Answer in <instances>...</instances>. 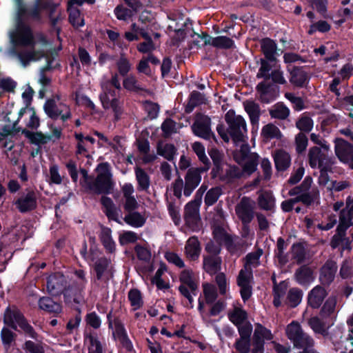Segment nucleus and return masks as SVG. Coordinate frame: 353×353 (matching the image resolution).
<instances>
[{
    "instance_id": "1",
    "label": "nucleus",
    "mask_w": 353,
    "mask_h": 353,
    "mask_svg": "<svg viewBox=\"0 0 353 353\" xmlns=\"http://www.w3.org/2000/svg\"><path fill=\"white\" fill-rule=\"evenodd\" d=\"M225 119L228 125L229 134L234 142L244 144L247 137V125L243 117L230 110L225 114Z\"/></svg>"
},
{
    "instance_id": "2",
    "label": "nucleus",
    "mask_w": 353,
    "mask_h": 353,
    "mask_svg": "<svg viewBox=\"0 0 353 353\" xmlns=\"http://www.w3.org/2000/svg\"><path fill=\"white\" fill-rule=\"evenodd\" d=\"M12 41L17 46L34 48L36 44L32 28L21 19L17 22L16 32L12 35Z\"/></svg>"
},
{
    "instance_id": "3",
    "label": "nucleus",
    "mask_w": 353,
    "mask_h": 353,
    "mask_svg": "<svg viewBox=\"0 0 353 353\" xmlns=\"http://www.w3.org/2000/svg\"><path fill=\"white\" fill-rule=\"evenodd\" d=\"M234 157L239 164H241L245 173L250 174L256 170L259 156L256 153L249 152V146L241 144L239 152L234 154Z\"/></svg>"
},
{
    "instance_id": "4",
    "label": "nucleus",
    "mask_w": 353,
    "mask_h": 353,
    "mask_svg": "<svg viewBox=\"0 0 353 353\" xmlns=\"http://www.w3.org/2000/svg\"><path fill=\"white\" fill-rule=\"evenodd\" d=\"M26 193L21 195L15 201V205L21 213L32 212L37 208L39 192L27 188Z\"/></svg>"
},
{
    "instance_id": "5",
    "label": "nucleus",
    "mask_w": 353,
    "mask_h": 353,
    "mask_svg": "<svg viewBox=\"0 0 353 353\" xmlns=\"http://www.w3.org/2000/svg\"><path fill=\"white\" fill-rule=\"evenodd\" d=\"M273 339L271 331L260 323L255 324V329L253 335L252 353H263L265 341H270Z\"/></svg>"
},
{
    "instance_id": "6",
    "label": "nucleus",
    "mask_w": 353,
    "mask_h": 353,
    "mask_svg": "<svg viewBox=\"0 0 353 353\" xmlns=\"http://www.w3.org/2000/svg\"><path fill=\"white\" fill-rule=\"evenodd\" d=\"M252 268L245 265L237 277V284L240 287L241 296L244 301L248 300L252 295Z\"/></svg>"
},
{
    "instance_id": "7",
    "label": "nucleus",
    "mask_w": 353,
    "mask_h": 353,
    "mask_svg": "<svg viewBox=\"0 0 353 353\" xmlns=\"http://www.w3.org/2000/svg\"><path fill=\"white\" fill-rule=\"evenodd\" d=\"M209 166L204 168H192L185 176L184 195L189 196L201 181V173L207 171Z\"/></svg>"
},
{
    "instance_id": "8",
    "label": "nucleus",
    "mask_w": 353,
    "mask_h": 353,
    "mask_svg": "<svg viewBox=\"0 0 353 353\" xmlns=\"http://www.w3.org/2000/svg\"><path fill=\"white\" fill-rule=\"evenodd\" d=\"M210 124V117L198 113L195 117V121L192 127V130L196 136L205 139H209L212 136Z\"/></svg>"
},
{
    "instance_id": "9",
    "label": "nucleus",
    "mask_w": 353,
    "mask_h": 353,
    "mask_svg": "<svg viewBox=\"0 0 353 353\" xmlns=\"http://www.w3.org/2000/svg\"><path fill=\"white\" fill-rule=\"evenodd\" d=\"M67 282L63 274L56 273L51 274L47 279V290L54 296H59L67 289Z\"/></svg>"
},
{
    "instance_id": "10",
    "label": "nucleus",
    "mask_w": 353,
    "mask_h": 353,
    "mask_svg": "<svg viewBox=\"0 0 353 353\" xmlns=\"http://www.w3.org/2000/svg\"><path fill=\"white\" fill-rule=\"evenodd\" d=\"M63 294L65 304L80 312L79 305L85 303L82 289L69 287L63 292Z\"/></svg>"
},
{
    "instance_id": "11",
    "label": "nucleus",
    "mask_w": 353,
    "mask_h": 353,
    "mask_svg": "<svg viewBox=\"0 0 353 353\" xmlns=\"http://www.w3.org/2000/svg\"><path fill=\"white\" fill-rule=\"evenodd\" d=\"M92 260L94 262V270L97 279H102L110 269V261L98 252L92 253Z\"/></svg>"
},
{
    "instance_id": "12",
    "label": "nucleus",
    "mask_w": 353,
    "mask_h": 353,
    "mask_svg": "<svg viewBox=\"0 0 353 353\" xmlns=\"http://www.w3.org/2000/svg\"><path fill=\"white\" fill-rule=\"evenodd\" d=\"M97 183L101 188V192L108 193L111 189L109 165L106 163H101L97 168Z\"/></svg>"
},
{
    "instance_id": "13",
    "label": "nucleus",
    "mask_w": 353,
    "mask_h": 353,
    "mask_svg": "<svg viewBox=\"0 0 353 353\" xmlns=\"http://www.w3.org/2000/svg\"><path fill=\"white\" fill-rule=\"evenodd\" d=\"M338 312L337 299L336 296H330L321 307L320 316L323 319L329 321L328 325H332L336 319Z\"/></svg>"
},
{
    "instance_id": "14",
    "label": "nucleus",
    "mask_w": 353,
    "mask_h": 353,
    "mask_svg": "<svg viewBox=\"0 0 353 353\" xmlns=\"http://www.w3.org/2000/svg\"><path fill=\"white\" fill-rule=\"evenodd\" d=\"M101 101L104 108H111L114 113L115 119H120L123 110L120 102L117 99L114 94L112 92H105L101 95Z\"/></svg>"
},
{
    "instance_id": "15",
    "label": "nucleus",
    "mask_w": 353,
    "mask_h": 353,
    "mask_svg": "<svg viewBox=\"0 0 353 353\" xmlns=\"http://www.w3.org/2000/svg\"><path fill=\"white\" fill-rule=\"evenodd\" d=\"M185 221L193 230L199 227L200 218L199 215V205L196 201L188 203L185 208Z\"/></svg>"
},
{
    "instance_id": "16",
    "label": "nucleus",
    "mask_w": 353,
    "mask_h": 353,
    "mask_svg": "<svg viewBox=\"0 0 353 353\" xmlns=\"http://www.w3.org/2000/svg\"><path fill=\"white\" fill-rule=\"evenodd\" d=\"M236 214L244 224L249 223L253 219V208L250 200L243 198L236 206Z\"/></svg>"
},
{
    "instance_id": "17",
    "label": "nucleus",
    "mask_w": 353,
    "mask_h": 353,
    "mask_svg": "<svg viewBox=\"0 0 353 353\" xmlns=\"http://www.w3.org/2000/svg\"><path fill=\"white\" fill-rule=\"evenodd\" d=\"M121 191L124 198V208L125 210L130 212L135 210L139 203L134 195V188L132 183H125L122 188Z\"/></svg>"
},
{
    "instance_id": "18",
    "label": "nucleus",
    "mask_w": 353,
    "mask_h": 353,
    "mask_svg": "<svg viewBox=\"0 0 353 353\" xmlns=\"http://www.w3.org/2000/svg\"><path fill=\"white\" fill-rule=\"evenodd\" d=\"M24 316L17 307L12 308L8 307L4 312L3 323L14 330H17V324Z\"/></svg>"
},
{
    "instance_id": "19",
    "label": "nucleus",
    "mask_w": 353,
    "mask_h": 353,
    "mask_svg": "<svg viewBox=\"0 0 353 353\" xmlns=\"http://www.w3.org/2000/svg\"><path fill=\"white\" fill-rule=\"evenodd\" d=\"M228 314L229 320L236 326L248 321V313L239 303H234Z\"/></svg>"
},
{
    "instance_id": "20",
    "label": "nucleus",
    "mask_w": 353,
    "mask_h": 353,
    "mask_svg": "<svg viewBox=\"0 0 353 353\" xmlns=\"http://www.w3.org/2000/svg\"><path fill=\"white\" fill-rule=\"evenodd\" d=\"M336 269V265L334 261H327L321 269L319 276L321 282L323 285L331 283L334 279Z\"/></svg>"
},
{
    "instance_id": "21",
    "label": "nucleus",
    "mask_w": 353,
    "mask_h": 353,
    "mask_svg": "<svg viewBox=\"0 0 353 353\" xmlns=\"http://www.w3.org/2000/svg\"><path fill=\"white\" fill-rule=\"evenodd\" d=\"M335 152L340 161L348 162L352 161V151L350 145L345 141L339 139L336 142Z\"/></svg>"
},
{
    "instance_id": "22",
    "label": "nucleus",
    "mask_w": 353,
    "mask_h": 353,
    "mask_svg": "<svg viewBox=\"0 0 353 353\" xmlns=\"http://www.w3.org/2000/svg\"><path fill=\"white\" fill-rule=\"evenodd\" d=\"M22 134L28 139L31 144L38 146L46 144L48 142L52 140V136L51 134H44L41 131L34 132L27 129H23Z\"/></svg>"
},
{
    "instance_id": "23",
    "label": "nucleus",
    "mask_w": 353,
    "mask_h": 353,
    "mask_svg": "<svg viewBox=\"0 0 353 353\" xmlns=\"http://www.w3.org/2000/svg\"><path fill=\"white\" fill-rule=\"evenodd\" d=\"M326 295L325 290L320 285H316L308 294V304L313 308H318L321 305Z\"/></svg>"
},
{
    "instance_id": "24",
    "label": "nucleus",
    "mask_w": 353,
    "mask_h": 353,
    "mask_svg": "<svg viewBox=\"0 0 353 353\" xmlns=\"http://www.w3.org/2000/svg\"><path fill=\"white\" fill-rule=\"evenodd\" d=\"M148 217V213L145 211L137 212L134 210L130 211L125 216L124 221L128 225L134 228L142 227Z\"/></svg>"
},
{
    "instance_id": "25",
    "label": "nucleus",
    "mask_w": 353,
    "mask_h": 353,
    "mask_svg": "<svg viewBox=\"0 0 353 353\" xmlns=\"http://www.w3.org/2000/svg\"><path fill=\"white\" fill-rule=\"evenodd\" d=\"M201 252L200 243L196 236L188 239L185 246V253L190 260H197Z\"/></svg>"
},
{
    "instance_id": "26",
    "label": "nucleus",
    "mask_w": 353,
    "mask_h": 353,
    "mask_svg": "<svg viewBox=\"0 0 353 353\" xmlns=\"http://www.w3.org/2000/svg\"><path fill=\"white\" fill-rule=\"evenodd\" d=\"M111 325L112 326L114 336L118 339L123 345L130 347L131 343L128 339L123 324L119 320L115 319Z\"/></svg>"
},
{
    "instance_id": "27",
    "label": "nucleus",
    "mask_w": 353,
    "mask_h": 353,
    "mask_svg": "<svg viewBox=\"0 0 353 353\" xmlns=\"http://www.w3.org/2000/svg\"><path fill=\"white\" fill-rule=\"evenodd\" d=\"M296 281L302 285H307L314 280L313 270L307 266H302L296 271Z\"/></svg>"
},
{
    "instance_id": "28",
    "label": "nucleus",
    "mask_w": 353,
    "mask_h": 353,
    "mask_svg": "<svg viewBox=\"0 0 353 353\" xmlns=\"http://www.w3.org/2000/svg\"><path fill=\"white\" fill-rule=\"evenodd\" d=\"M293 343L295 347L303 349L300 353H318L313 349L314 340L306 333H303Z\"/></svg>"
},
{
    "instance_id": "29",
    "label": "nucleus",
    "mask_w": 353,
    "mask_h": 353,
    "mask_svg": "<svg viewBox=\"0 0 353 353\" xmlns=\"http://www.w3.org/2000/svg\"><path fill=\"white\" fill-rule=\"evenodd\" d=\"M39 307L41 310L49 313L59 314L62 311V306L60 303L55 302L48 296L41 297L39 300Z\"/></svg>"
},
{
    "instance_id": "30",
    "label": "nucleus",
    "mask_w": 353,
    "mask_h": 353,
    "mask_svg": "<svg viewBox=\"0 0 353 353\" xmlns=\"http://www.w3.org/2000/svg\"><path fill=\"white\" fill-rule=\"evenodd\" d=\"M214 239L219 244H225L230 252H234L232 246L234 239L227 234L224 230L220 227L215 228L213 230Z\"/></svg>"
},
{
    "instance_id": "31",
    "label": "nucleus",
    "mask_w": 353,
    "mask_h": 353,
    "mask_svg": "<svg viewBox=\"0 0 353 353\" xmlns=\"http://www.w3.org/2000/svg\"><path fill=\"white\" fill-rule=\"evenodd\" d=\"M221 259L218 256H205L203 268L210 274H216L221 269Z\"/></svg>"
},
{
    "instance_id": "32",
    "label": "nucleus",
    "mask_w": 353,
    "mask_h": 353,
    "mask_svg": "<svg viewBox=\"0 0 353 353\" xmlns=\"http://www.w3.org/2000/svg\"><path fill=\"white\" fill-rule=\"evenodd\" d=\"M256 91L259 99L263 103H270L275 99L274 92L272 90L270 85L265 82H261L258 84Z\"/></svg>"
},
{
    "instance_id": "33",
    "label": "nucleus",
    "mask_w": 353,
    "mask_h": 353,
    "mask_svg": "<svg viewBox=\"0 0 353 353\" xmlns=\"http://www.w3.org/2000/svg\"><path fill=\"white\" fill-rule=\"evenodd\" d=\"M274 159L275 166L279 170H286L291 162L290 154L283 150H279L274 153Z\"/></svg>"
},
{
    "instance_id": "34",
    "label": "nucleus",
    "mask_w": 353,
    "mask_h": 353,
    "mask_svg": "<svg viewBox=\"0 0 353 353\" xmlns=\"http://www.w3.org/2000/svg\"><path fill=\"white\" fill-rule=\"evenodd\" d=\"M353 224V205H347L340 215L339 230H346L350 225Z\"/></svg>"
},
{
    "instance_id": "35",
    "label": "nucleus",
    "mask_w": 353,
    "mask_h": 353,
    "mask_svg": "<svg viewBox=\"0 0 353 353\" xmlns=\"http://www.w3.org/2000/svg\"><path fill=\"white\" fill-rule=\"evenodd\" d=\"M243 105L245 111L250 117L251 123L258 125L260 117V108L259 105L251 101L244 102Z\"/></svg>"
},
{
    "instance_id": "36",
    "label": "nucleus",
    "mask_w": 353,
    "mask_h": 353,
    "mask_svg": "<svg viewBox=\"0 0 353 353\" xmlns=\"http://www.w3.org/2000/svg\"><path fill=\"white\" fill-rule=\"evenodd\" d=\"M261 137L263 139L268 141L273 139H281L282 133L279 128L273 123H268L264 125L261 129Z\"/></svg>"
},
{
    "instance_id": "37",
    "label": "nucleus",
    "mask_w": 353,
    "mask_h": 353,
    "mask_svg": "<svg viewBox=\"0 0 353 353\" xmlns=\"http://www.w3.org/2000/svg\"><path fill=\"white\" fill-rule=\"evenodd\" d=\"M261 46L265 57L270 61H274L276 53V44L268 38L263 39L261 41Z\"/></svg>"
},
{
    "instance_id": "38",
    "label": "nucleus",
    "mask_w": 353,
    "mask_h": 353,
    "mask_svg": "<svg viewBox=\"0 0 353 353\" xmlns=\"http://www.w3.org/2000/svg\"><path fill=\"white\" fill-rule=\"evenodd\" d=\"M134 172L138 183L137 189L139 191H146L150 185V176L142 168L139 167L135 168Z\"/></svg>"
},
{
    "instance_id": "39",
    "label": "nucleus",
    "mask_w": 353,
    "mask_h": 353,
    "mask_svg": "<svg viewBox=\"0 0 353 353\" xmlns=\"http://www.w3.org/2000/svg\"><path fill=\"white\" fill-rule=\"evenodd\" d=\"M101 203L105 208L108 217L117 221L119 216L120 210L115 206L112 199L107 196H102Z\"/></svg>"
},
{
    "instance_id": "40",
    "label": "nucleus",
    "mask_w": 353,
    "mask_h": 353,
    "mask_svg": "<svg viewBox=\"0 0 353 353\" xmlns=\"http://www.w3.org/2000/svg\"><path fill=\"white\" fill-rule=\"evenodd\" d=\"M43 109L46 114L54 120L57 119L62 113V111L59 109L54 98L47 99L43 105Z\"/></svg>"
},
{
    "instance_id": "41",
    "label": "nucleus",
    "mask_w": 353,
    "mask_h": 353,
    "mask_svg": "<svg viewBox=\"0 0 353 353\" xmlns=\"http://www.w3.org/2000/svg\"><path fill=\"white\" fill-rule=\"evenodd\" d=\"M325 153L323 152L320 148L314 146L310 148L308 152V161L312 168H317L318 165Z\"/></svg>"
},
{
    "instance_id": "42",
    "label": "nucleus",
    "mask_w": 353,
    "mask_h": 353,
    "mask_svg": "<svg viewBox=\"0 0 353 353\" xmlns=\"http://www.w3.org/2000/svg\"><path fill=\"white\" fill-rule=\"evenodd\" d=\"M157 152L158 154L163 157L168 161H171L176 154V148L172 144L160 142L157 145Z\"/></svg>"
},
{
    "instance_id": "43",
    "label": "nucleus",
    "mask_w": 353,
    "mask_h": 353,
    "mask_svg": "<svg viewBox=\"0 0 353 353\" xmlns=\"http://www.w3.org/2000/svg\"><path fill=\"white\" fill-rule=\"evenodd\" d=\"M270 114L272 118L283 120L288 117L290 110L283 103H279L270 110Z\"/></svg>"
},
{
    "instance_id": "44",
    "label": "nucleus",
    "mask_w": 353,
    "mask_h": 353,
    "mask_svg": "<svg viewBox=\"0 0 353 353\" xmlns=\"http://www.w3.org/2000/svg\"><path fill=\"white\" fill-rule=\"evenodd\" d=\"M260 208L265 210H271L274 207V199L270 192H264L260 194L258 198Z\"/></svg>"
},
{
    "instance_id": "45",
    "label": "nucleus",
    "mask_w": 353,
    "mask_h": 353,
    "mask_svg": "<svg viewBox=\"0 0 353 353\" xmlns=\"http://www.w3.org/2000/svg\"><path fill=\"white\" fill-rule=\"evenodd\" d=\"M181 285H187L192 292H194L197 288L195 283L193 272L192 270L185 269L183 270L179 277Z\"/></svg>"
},
{
    "instance_id": "46",
    "label": "nucleus",
    "mask_w": 353,
    "mask_h": 353,
    "mask_svg": "<svg viewBox=\"0 0 353 353\" xmlns=\"http://www.w3.org/2000/svg\"><path fill=\"white\" fill-rule=\"evenodd\" d=\"M307 81V76L301 68H295L291 72L290 82L296 86H303Z\"/></svg>"
},
{
    "instance_id": "47",
    "label": "nucleus",
    "mask_w": 353,
    "mask_h": 353,
    "mask_svg": "<svg viewBox=\"0 0 353 353\" xmlns=\"http://www.w3.org/2000/svg\"><path fill=\"white\" fill-rule=\"evenodd\" d=\"M309 325L311 328L316 333L323 334L325 332L326 328L330 325H328L329 321L327 319L321 320L317 316H314L310 319Z\"/></svg>"
},
{
    "instance_id": "48",
    "label": "nucleus",
    "mask_w": 353,
    "mask_h": 353,
    "mask_svg": "<svg viewBox=\"0 0 353 353\" xmlns=\"http://www.w3.org/2000/svg\"><path fill=\"white\" fill-rule=\"evenodd\" d=\"M101 240L108 252H113L115 249V243L112 239L111 230L108 228H101Z\"/></svg>"
},
{
    "instance_id": "49",
    "label": "nucleus",
    "mask_w": 353,
    "mask_h": 353,
    "mask_svg": "<svg viewBox=\"0 0 353 353\" xmlns=\"http://www.w3.org/2000/svg\"><path fill=\"white\" fill-rule=\"evenodd\" d=\"M50 7V3L48 2H41V0H37L35 5L27 10V14L35 19L41 18V10L42 9H48Z\"/></svg>"
},
{
    "instance_id": "50",
    "label": "nucleus",
    "mask_w": 353,
    "mask_h": 353,
    "mask_svg": "<svg viewBox=\"0 0 353 353\" xmlns=\"http://www.w3.org/2000/svg\"><path fill=\"white\" fill-rule=\"evenodd\" d=\"M69 14L68 20L69 22L76 28L83 26L84 25V19L81 16L79 10L77 8H69L68 9Z\"/></svg>"
},
{
    "instance_id": "51",
    "label": "nucleus",
    "mask_w": 353,
    "mask_h": 353,
    "mask_svg": "<svg viewBox=\"0 0 353 353\" xmlns=\"http://www.w3.org/2000/svg\"><path fill=\"white\" fill-rule=\"evenodd\" d=\"M319 192L317 189H312L310 192H305L300 194L296 197L298 202L301 201L305 205H311L315 202H318Z\"/></svg>"
},
{
    "instance_id": "52",
    "label": "nucleus",
    "mask_w": 353,
    "mask_h": 353,
    "mask_svg": "<svg viewBox=\"0 0 353 353\" xmlns=\"http://www.w3.org/2000/svg\"><path fill=\"white\" fill-rule=\"evenodd\" d=\"M304 332L301 328L300 325L296 322H292L286 327V334L290 340L295 341Z\"/></svg>"
},
{
    "instance_id": "53",
    "label": "nucleus",
    "mask_w": 353,
    "mask_h": 353,
    "mask_svg": "<svg viewBox=\"0 0 353 353\" xmlns=\"http://www.w3.org/2000/svg\"><path fill=\"white\" fill-rule=\"evenodd\" d=\"M203 292L207 303H213L217 298L216 288L212 284H203Z\"/></svg>"
},
{
    "instance_id": "54",
    "label": "nucleus",
    "mask_w": 353,
    "mask_h": 353,
    "mask_svg": "<svg viewBox=\"0 0 353 353\" xmlns=\"http://www.w3.org/2000/svg\"><path fill=\"white\" fill-rule=\"evenodd\" d=\"M288 288L285 282H281L274 288V305L279 307L281 305V299L283 297Z\"/></svg>"
},
{
    "instance_id": "55",
    "label": "nucleus",
    "mask_w": 353,
    "mask_h": 353,
    "mask_svg": "<svg viewBox=\"0 0 353 353\" xmlns=\"http://www.w3.org/2000/svg\"><path fill=\"white\" fill-rule=\"evenodd\" d=\"M296 126L301 131L308 132L313 128L314 122L310 117L303 114L296 122Z\"/></svg>"
},
{
    "instance_id": "56",
    "label": "nucleus",
    "mask_w": 353,
    "mask_h": 353,
    "mask_svg": "<svg viewBox=\"0 0 353 353\" xmlns=\"http://www.w3.org/2000/svg\"><path fill=\"white\" fill-rule=\"evenodd\" d=\"M116 64L119 73L122 76L126 75L130 70L132 66L129 59L123 53H121L120 57Z\"/></svg>"
},
{
    "instance_id": "57",
    "label": "nucleus",
    "mask_w": 353,
    "mask_h": 353,
    "mask_svg": "<svg viewBox=\"0 0 353 353\" xmlns=\"http://www.w3.org/2000/svg\"><path fill=\"white\" fill-rule=\"evenodd\" d=\"M204 103H205V99L203 94L196 91L192 92L190 97L189 103L186 108V112H190L194 107Z\"/></svg>"
},
{
    "instance_id": "58",
    "label": "nucleus",
    "mask_w": 353,
    "mask_h": 353,
    "mask_svg": "<svg viewBox=\"0 0 353 353\" xmlns=\"http://www.w3.org/2000/svg\"><path fill=\"white\" fill-rule=\"evenodd\" d=\"M16 334L10 329L3 327L1 331V339L3 346L8 349L15 340Z\"/></svg>"
},
{
    "instance_id": "59",
    "label": "nucleus",
    "mask_w": 353,
    "mask_h": 353,
    "mask_svg": "<svg viewBox=\"0 0 353 353\" xmlns=\"http://www.w3.org/2000/svg\"><path fill=\"white\" fill-rule=\"evenodd\" d=\"M222 194L220 187H214L209 190L205 197V203L207 205H212L215 203Z\"/></svg>"
},
{
    "instance_id": "60",
    "label": "nucleus",
    "mask_w": 353,
    "mask_h": 353,
    "mask_svg": "<svg viewBox=\"0 0 353 353\" xmlns=\"http://www.w3.org/2000/svg\"><path fill=\"white\" fill-rule=\"evenodd\" d=\"M18 326L23 330L24 334L28 336L37 340L38 334L34 330V327L28 323L26 318L24 316L20 322L17 324Z\"/></svg>"
},
{
    "instance_id": "61",
    "label": "nucleus",
    "mask_w": 353,
    "mask_h": 353,
    "mask_svg": "<svg viewBox=\"0 0 353 353\" xmlns=\"http://www.w3.org/2000/svg\"><path fill=\"white\" fill-rule=\"evenodd\" d=\"M337 222V217L335 214H327L321 223H318L317 228L322 230H329L332 228Z\"/></svg>"
},
{
    "instance_id": "62",
    "label": "nucleus",
    "mask_w": 353,
    "mask_h": 353,
    "mask_svg": "<svg viewBox=\"0 0 353 353\" xmlns=\"http://www.w3.org/2000/svg\"><path fill=\"white\" fill-rule=\"evenodd\" d=\"M181 128L180 124L176 123L172 119H166L161 125V129L165 136H169L177 132Z\"/></svg>"
},
{
    "instance_id": "63",
    "label": "nucleus",
    "mask_w": 353,
    "mask_h": 353,
    "mask_svg": "<svg viewBox=\"0 0 353 353\" xmlns=\"http://www.w3.org/2000/svg\"><path fill=\"white\" fill-rule=\"evenodd\" d=\"M303 293L301 290L297 288L291 289L288 294V300L291 307H296L298 305L302 299Z\"/></svg>"
},
{
    "instance_id": "64",
    "label": "nucleus",
    "mask_w": 353,
    "mask_h": 353,
    "mask_svg": "<svg viewBox=\"0 0 353 353\" xmlns=\"http://www.w3.org/2000/svg\"><path fill=\"white\" fill-rule=\"evenodd\" d=\"M128 299L134 310L140 308L143 305L141 293L137 290H131L128 293Z\"/></svg>"
}]
</instances>
